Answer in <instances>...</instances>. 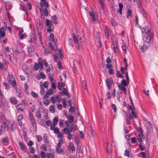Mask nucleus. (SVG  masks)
<instances>
[{"label": "nucleus", "mask_w": 158, "mask_h": 158, "mask_svg": "<svg viewBox=\"0 0 158 158\" xmlns=\"http://www.w3.org/2000/svg\"><path fill=\"white\" fill-rule=\"evenodd\" d=\"M8 81L9 83L12 85L13 87L15 89H16L17 88L16 82L15 79L14 77L12 75L9 76L8 77Z\"/></svg>", "instance_id": "4"}, {"label": "nucleus", "mask_w": 158, "mask_h": 158, "mask_svg": "<svg viewBox=\"0 0 158 158\" xmlns=\"http://www.w3.org/2000/svg\"><path fill=\"white\" fill-rule=\"evenodd\" d=\"M40 148L41 150L44 151H45L47 150L46 146L44 144L42 145Z\"/></svg>", "instance_id": "52"}, {"label": "nucleus", "mask_w": 158, "mask_h": 158, "mask_svg": "<svg viewBox=\"0 0 158 158\" xmlns=\"http://www.w3.org/2000/svg\"><path fill=\"white\" fill-rule=\"evenodd\" d=\"M50 101L49 99H46L44 101V104L46 106H48L50 103Z\"/></svg>", "instance_id": "42"}, {"label": "nucleus", "mask_w": 158, "mask_h": 158, "mask_svg": "<svg viewBox=\"0 0 158 158\" xmlns=\"http://www.w3.org/2000/svg\"><path fill=\"white\" fill-rule=\"evenodd\" d=\"M125 86L123 85L122 86L121 85H118V87L119 89L121 90H122L125 94H126L127 93L126 89Z\"/></svg>", "instance_id": "15"}, {"label": "nucleus", "mask_w": 158, "mask_h": 158, "mask_svg": "<svg viewBox=\"0 0 158 158\" xmlns=\"http://www.w3.org/2000/svg\"><path fill=\"white\" fill-rule=\"evenodd\" d=\"M46 25L48 27H52V22L49 20H46Z\"/></svg>", "instance_id": "27"}, {"label": "nucleus", "mask_w": 158, "mask_h": 158, "mask_svg": "<svg viewBox=\"0 0 158 158\" xmlns=\"http://www.w3.org/2000/svg\"><path fill=\"white\" fill-rule=\"evenodd\" d=\"M72 36L75 44H78V40L75 36L74 33H73Z\"/></svg>", "instance_id": "32"}, {"label": "nucleus", "mask_w": 158, "mask_h": 158, "mask_svg": "<svg viewBox=\"0 0 158 158\" xmlns=\"http://www.w3.org/2000/svg\"><path fill=\"white\" fill-rule=\"evenodd\" d=\"M75 148L73 146L70 145V151H71V152H73L75 151Z\"/></svg>", "instance_id": "49"}, {"label": "nucleus", "mask_w": 158, "mask_h": 158, "mask_svg": "<svg viewBox=\"0 0 158 158\" xmlns=\"http://www.w3.org/2000/svg\"><path fill=\"white\" fill-rule=\"evenodd\" d=\"M30 121L33 127H35V128H36V122H35V120H31V121Z\"/></svg>", "instance_id": "59"}, {"label": "nucleus", "mask_w": 158, "mask_h": 158, "mask_svg": "<svg viewBox=\"0 0 158 158\" xmlns=\"http://www.w3.org/2000/svg\"><path fill=\"white\" fill-rule=\"evenodd\" d=\"M59 124L60 126L61 127H64V120H63L60 119L59 123Z\"/></svg>", "instance_id": "64"}, {"label": "nucleus", "mask_w": 158, "mask_h": 158, "mask_svg": "<svg viewBox=\"0 0 158 158\" xmlns=\"http://www.w3.org/2000/svg\"><path fill=\"white\" fill-rule=\"evenodd\" d=\"M70 112L71 113L74 112L76 109H77L76 106V103L75 102H73L71 100H70Z\"/></svg>", "instance_id": "5"}, {"label": "nucleus", "mask_w": 158, "mask_h": 158, "mask_svg": "<svg viewBox=\"0 0 158 158\" xmlns=\"http://www.w3.org/2000/svg\"><path fill=\"white\" fill-rule=\"evenodd\" d=\"M40 5L42 7L44 6L48 7L49 6L48 4V3L46 1V0L45 1H41Z\"/></svg>", "instance_id": "13"}, {"label": "nucleus", "mask_w": 158, "mask_h": 158, "mask_svg": "<svg viewBox=\"0 0 158 158\" xmlns=\"http://www.w3.org/2000/svg\"><path fill=\"white\" fill-rule=\"evenodd\" d=\"M25 104L23 105L21 104H18L16 106V108L19 112H23L25 108Z\"/></svg>", "instance_id": "8"}, {"label": "nucleus", "mask_w": 158, "mask_h": 158, "mask_svg": "<svg viewBox=\"0 0 158 158\" xmlns=\"http://www.w3.org/2000/svg\"><path fill=\"white\" fill-rule=\"evenodd\" d=\"M19 145L21 149L23 152H26L27 151V149L25 145L21 141L19 142Z\"/></svg>", "instance_id": "9"}, {"label": "nucleus", "mask_w": 158, "mask_h": 158, "mask_svg": "<svg viewBox=\"0 0 158 158\" xmlns=\"http://www.w3.org/2000/svg\"><path fill=\"white\" fill-rule=\"evenodd\" d=\"M31 94L34 98H36L38 97V94L34 92H31Z\"/></svg>", "instance_id": "51"}, {"label": "nucleus", "mask_w": 158, "mask_h": 158, "mask_svg": "<svg viewBox=\"0 0 158 158\" xmlns=\"http://www.w3.org/2000/svg\"><path fill=\"white\" fill-rule=\"evenodd\" d=\"M23 116L22 114H20L17 117V119L18 121L22 120L23 119Z\"/></svg>", "instance_id": "56"}, {"label": "nucleus", "mask_w": 158, "mask_h": 158, "mask_svg": "<svg viewBox=\"0 0 158 158\" xmlns=\"http://www.w3.org/2000/svg\"><path fill=\"white\" fill-rule=\"evenodd\" d=\"M153 33L145 34L144 35L143 40L147 43H149L153 40Z\"/></svg>", "instance_id": "3"}, {"label": "nucleus", "mask_w": 158, "mask_h": 158, "mask_svg": "<svg viewBox=\"0 0 158 158\" xmlns=\"http://www.w3.org/2000/svg\"><path fill=\"white\" fill-rule=\"evenodd\" d=\"M124 155L125 156L129 157L130 156L129 152L128 150H126L124 152Z\"/></svg>", "instance_id": "44"}, {"label": "nucleus", "mask_w": 158, "mask_h": 158, "mask_svg": "<svg viewBox=\"0 0 158 158\" xmlns=\"http://www.w3.org/2000/svg\"><path fill=\"white\" fill-rule=\"evenodd\" d=\"M132 16L131 10L129 9H128L127 10V18H128L129 16Z\"/></svg>", "instance_id": "29"}, {"label": "nucleus", "mask_w": 158, "mask_h": 158, "mask_svg": "<svg viewBox=\"0 0 158 158\" xmlns=\"http://www.w3.org/2000/svg\"><path fill=\"white\" fill-rule=\"evenodd\" d=\"M40 66L37 63H35L34 65V69L35 70H37L40 67Z\"/></svg>", "instance_id": "37"}, {"label": "nucleus", "mask_w": 158, "mask_h": 158, "mask_svg": "<svg viewBox=\"0 0 158 158\" xmlns=\"http://www.w3.org/2000/svg\"><path fill=\"white\" fill-rule=\"evenodd\" d=\"M111 22L112 25L113 26H116L118 24L115 21L114 19H111Z\"/></svg>", "instance_id": "43"}, {"label": "nucleus", "mask_w": 158, "mask_h": 158, "mask_svg": "<svg viewBox=\"0 0 158 158\" xmlns=\"http://www.w3.org/2000/svg\"><path fill=\"white\" fill-rule=\"evenodd\" d=\"M122 49L123 51V53L124 54H125L127 53V47L124 44L123 46H122Z\"/></svg>", "instance_id": "41"}, {"label": "nucleus", "mask_w": 158, "mask_h": 158, "mask_svg": "<svg viewBox=\"0 0 158 158\" xmlns=\"http://www.w3.org/2000/svg\"><path fill=\"white\" fill-rule=\"evenodd\" d=\"M53 131L54 132L55 134H58L59 133V129L57 127H55V128Z\"/></svg>", "instance_id": "58"}, {"label": "nucleus", "mask_w": 158, "mask_h": 158, "mask_svg": "<svg viewBox=\"0 0 158 158\" xmlns=\"http://www.w3.org/2000/svg\"><path fill=\"white\" fill-rule=\"evenodd\" d=\"M56 152L57 153L60 154L63 152V150L61 148L56 147Z\"/></svg>", "instance_id": "25"}, {"label": "nucleus", "mask_w": 158, "mask_h": 158, "mask_svg": "<svg viewBox=\"0 0 158 158\" xmlns=\"http://www.w3.org/2000/svg\"><path fill=\"white\" fill-rule=\"evenodd\" d=\"M121 84L123 85V86H127L128 84H127V82H126V80L125 79H123L121 81Z\"/></svg>", "instance_id": "38"}, {"label": "nucleus", "mask_w": 158, "mask_h": 158, "mask_svg": "<svg viewBox=\"0 0 158 158\" xmlns=\"http://www.w3.org/2000/svg\"><path fill=\"white\" fill-rule=\"evenodd\" d=\"M106 85H111L114 84L113 83V79L111 77H110L106 79Z\"/></svg>", "instance_id": "11"}, {"label": "nucleus", "mask_w": 158, "mask_h": 158, "mask_svg": "<svg viewBox=\"0 0 158 158\" xmlns=\"http://www.w3.org/2000/svg\"><path fill=\"white\" fill-rule=\"evenodd\" d=\"M140 48L141 49L143 52L145 51L148 48V46L143 45V46H140Z\"/></svg>", "instance_id": "22"}, {"label": "nucleus", "mask_w": 158, "mask_h": 158, "mask_svg": "<svg viewBox=\"0 0 158 158\" xmlns=\"http://www.w3.org/2000/svg\"><path fill=\"white\" fill-rule=\"evenodd\" d=\"M18 30L19 31V35H21L23 34V29L21 27H18Z\"/></svg>", "instance_id": "57"}, {"label": "nucleus", "mask_w": 158, "mask_h": 158, "mask_svg": "<svg viewBox=\"0 0 158 158\" xmlns=\"http://www.w3.org/2000/svg\"><path fill=\"white\" fill-rule=\"evenodd\" d=\"M5 131L4 128L2 126H0V135H2Z\"/></svg>", "instance_id": "35"}, {"label": "nucleus", "mask_w": 158, "mask_h": 158, "mask_svg": "<svg viewBox=\"0 0 158 158\" xmlns=\"http://www.w3.org/2000/svg\"><path fill=\"white\" fill-rule=\"evenodd\" d=\"M28 54L30 56L33 55L34 51V47L33 45H29L27 47Z\"/></svg>", "instance_id": "6"}, {"label": "nucleus", "mask_w": 158, "mask_h": 158, "mask_svg": "<svg viewBox=\"0 0 158 158\" xmlns=\"http://www.w3.org/2000/svg\"><path fill=\"white\" fill-rule=\"evenodd\" d=\"M147 128L148 129H152V125L149 121H148L147 123Z\"/></svg>", "instance_id": "31"}, {"label": "nucleus", "mask_w": 158, "mask_h": 158, "mask_svg": "<svg viewBox=\"0 0 158 158\" xmlns=\"http://www.w3.org/2000/svg\"><path fill=\"white\" fill-rule=\"evenodd\" d=\"M119 10L118 12L119 13L120 15H122V9L123 7V5L122 3H119Z\"/></svg>", "instance_id": "21"}, {"label": "nucleus", "mask_w": 158, "mask_h": 158, "mask_svg": "<svg viewBox=\"0 0 158 158\" xmlns=\"http://www.w3.org/2000/svg\"><path fill=\"white\" fill-rule=\"evenodd\" d=\"M35 116L39 118H41V111L40 109L38 110L37 111L35 114Z\"/></svg>", "instance_id": "23"}, {"label": "nucleus", "mask_w": 158, "mask_h": 158, "mask_svg": "<svg viewBox=\"0 0 158 158\" xmlns=\"http://www.w3.org/2000/svg\"><path fill=\"white\" fill-rule=\"evenodd\" d=\"M58 118H57L55 117L53 119V123L52 124L56 125L58 123Z\"/></svg>", "instance_id": "50"}, {"label": "nucleus", "mask_w": 158, "mask_h": 158, "mask_svg": "<svg viewBox=\"0 0 158 158\" xmlns=\"http://www.w3.org/2000/svg\"><path fill=\"white\" fill-rule=\"evenodd\" d=\"M9 141V139L7 137L3 138L2 142L3 143H7Z\"/></svg>", "instance_id": "34"}, {"label": "nucleus", "mask_w": 158, "mask_h": 158, "mask_svg": "<svg viewBox=\"0 0 158 158\" xmlns=\"http://www.w3.org/2000/svg\"><path fill=\"white\" fill-rule=\"evenodd\" d=\"M30 121L33 127H35V128H36V122H35V120H31V121Z\"/></svg>", "instance_id": "60"}, {"label": "nucleus", "mask_w": 158, "mask_h": 158, "mask_svg": "<svg viewBox=\"0 0 158 158\" xmlns=\"http://www.w3.org/2000/svg\"><path fill=\"white\" fill-rule=\"evenodd\" d=\"M137 142L136 138L135 137H132L131 139V142L132 143H135Z\"/></svg>", "instance_id": "63"}, {"label": "nucleus", "mask_w": 158, "mask_h": 158, "mask_svg": "<svg viewBox=\"0 0 158 158\" xmlns=\"http://www.w3.org/2000/svg\"><path fill=\"white\" fill-rule=\"evenodd\" d=\"M143 135L142 132L139 133L138 136H137V139L139 141V142L141 143H142V138H143Z\"/></svg>", "instance_id": "12"}, {"label": "nucleus", "mask_w": 158, "mask_h": 158, "mask_svg": "<svg viewBox=\"0 0 158 158\" xmlns=\"http://www.w3.org/2000/svg\"><path fill=\"white\" fill-rule=\"evenodd\" d=\"M49 45L52 49L53 50H56V52H58V54H57V55H54L53 56V57L54 58V62H56L57 61V60L58 59L60 58L61 59H62V55L61 54V52L60 49H57L56 50V48H53L52 46V43H49Z\"/></svg>", "instance_id": "2"}, {"label": "nucleus", "mask_w": 158, "mask_h": 158, "mask_svg": "<svg viewBox=\"0 0 158 158\" xmlns=\"http://www.w3.org/2000/svg\"><path fill=\"white\" fill-rule=\"evenodd\" d=\"M151 29L148 26H146L144 27L142 29V32H143L145 34L149 33H152L151 31Z\"/></svg>", "instance_id": "7"}, {"label": "nucleus", "mask_w": 158, "mask_h": 158, "mask_svg": "<svg viewBox=\"0 0 158 158\" xmlns=\"http://www.w3.org/2000/svg\"><path fill=\"white\" fill-rule=\"evenodd\" d=\"M43 12L45 16H47L48 15V12L47 8H44L43 10Z\"/></svg>", "instance_id": "61"}, {"label": "nucleus", "mask_w": 158, "mask_h": 158, "mask_svg": "<svg viewBox=\"0 0 158 158\" xmlns=\"http://www.w3.org/2000/svg\"><path fill=\"white\" fill-rule=\"evenodd\" d=\"M55 98L56 101L58 102H60L61 101V98L60 95H56L55 96Z\"/></svg>", "instance_id": "33"}, {"label": "nucleus", "mask_w": 158, "mask_h": 158, "mask_svg": "<svg viewBox=\"0 0 158 158\" xmlns=\"http://www.w3.org/2000/svg\"><path fill=\"white\" fill-rule=\"evenodd\" d=\"M87 6V4L85 2H84L83 3H80V7L81 8H84L85 9L86 11L87 10L86 9Z\"/></svg>", "instance_id": "20"}, {"label": "nucleus", "mask_w": 158, "mask_h": 158, "mask_svg": "<svg viewBox=\"0 0 158 158\" xmlns=\"http://www.w3.org/2000/svg\"><path fill=\"white\" fill-rule=\"evenodd\" d=\"M49 109L51 113H53L55 112V106L52 105L50 106L49 107Z\"/></svg>", "instance_id": "18"}, {"label": "nucleus", "mask_w": 158, "mask_h": 158, "mask_svg": "<svg viewBox=\"0 0 158 158\" xmlns=\"http://www.w3.org/2000/svg\"><path fill=\"white\" fill-rule=\"evenodd\" d=\"M63 131L66 134H68L69 132V129L68 127H65L63 130Z\"/></svg>", "instance_id": "36"}, {"label": "nucleus", "mask_w": 158, "mask_h": 158, "mask_svg": "<svg viewBox=\"0 0 158 158\" xmlns=\"http://www.w3.org/2000/svg\"><path fill=\"white\" fill-rule=\"evenodd\" d=\"M47 156L48 158H54L55 157L53 155L50 153H47Z\"/></svg>", "instance_id": "54"}, {"label": "nucleus", "mask_w": 158, "mask_h": 158, "mask_svg": "<svg viewBox=\"0 0 158 158\" xmlns=\"http://www.w3.org/2000/svg\"><path fill=\"white\" fill-rule=\"evenodd\" d=\"M51 102L53 104H55L57 102L54 96H52L51 98Z\"/></svg>", "instance_id": "39"}, {"label": "nucleus", "mask_w": 158, "mask_h": 158, "mask_svg": "<svg viewBox=\"0 0 158 158\" xmlns=\"http://www.w3.org/2000/svg\"><path fill=\"white\" fill-rule=\"evenodd\" d=\"M45 77V75L41 72V73H40V76L39 77L38 79H40L41 78L44 79Z\"/></svg>", "instance_id": "46"}, {"label": "nucleus", "mask_w": 158, "mask_h": 158, "mask_svg": "<svg viewBox=\"0 0 158 158\" xmlns=\"http://www.w3.org/2000/svg\"><path fill=\"white\" fill-rule=\"evenodd\" d=\"M16 96L19 97L21 98L22 97V95L21 94V91L19 89H17L16 92Z\"/></svg>", "instance_id": "19"}, {"label": "nucleus", "mask_w": 158, "mask_h": 158, "mask_svg": "<svg viewBox=\"0 0 158 158\" xmlns=\"http://www.w3.org/2000/svg\"><path fill=\"white\" fill-rule=\"evenodd\" d=\"M6 31L3 27H1L0 29V37L3 38L5 36Z\"/></svg>", "instance_id": "10"}, {"label": "nucleus", "mask_w": 158, "mask_h": 158, "mask_svg": "<svg viewBox=\"0 0 158 158\" xmlns=\"http://www.w3.org/2000/svg\"><path fill=\"white\" fill-rule=\"evenodd\" d=\"M65 85L64 84L63 82H58V88L60 90H61L62 88Z\"/></svg>", "instance_id": "17"}, {"label": "nucleus", "mask_w": 158, "mask_h": 158, "mask_svg": "<svg viewBox=\"0 0 158 158\" xmlns=\"http://www.w3.org/2000/svg\"><path fill=\"white\" fill-rule=\"evenodd\" d=\"M74 116L70 114V133L75 132L77 129V126L74 124L77 122V120L74 118Z\"/></svg>", "instance_id": "1"}, {"label": "nucleus", "mask_w": 158, "mask_h": 158, "mask_svg": "<svg viewBox=\"0 0 158 158\" xmlns=\"http://www.w3.org/2000/svg\"><path fill=\"white\" fill-rule=\"evenodd\" d=\"M44 62L47 71L48 72H50L51 71V68H50V66L48 65V62L46 61L45 60H44Z\"/></svg>", "instance_id": "14"}, {"label": "nucleus", "mask_w": 158, "mask_h": 158, "mask_svg": "<svg viewBox=\"0 0 158 158\" xmlns=\"http://www.w3.org/2000/svg\"><path fill=\"white\" fill-rule=\"evenodd\" d=\"M40 156L42 158H45L46 156V154L44 152L42 151H41Z\"/></svg>", "instance_id": "48"}, {"label": "nucleus", "mask_w": 158, "mask_h": 158, "mask_svg": "<svg viewBox=\"0 0 158 158\" xmlns=\"http://www.w3.org/2000/svg\"><path fill=\"white\" fill-rule=\"evenodd\" d=\"M29 149L30 150V151L31 153H33L35 152V149L34 147H30L29 148Z\"/></svg>", "instance_id": "55"}, {"label": "nucleus", "mask_w": 158, "mask_h": 158, "mask_svg": "<svg viewBox=\"0 0 158 158\" xmlns=\"http://www.w3.org/2000/svg\"><path fill=\"white\" fill-rule=\"evenodd\" d=\"M82 84L84 88L85 89L88 90L87 88V83L86 81H82Z\"/></svg>", "instance_id": "47"}, {"label": "nucleus", "mask_w": 158, "mask_h": 158, "mask_svg": "<svg viewBox=\"0 0 158 158\" xmlns=\"http://www.w3.org/2000/svg\"><path fill=\"white\" fill-rule=\"evenodd\" d=\"M105 36L107 38H108L109 36V30H105Z\"/></svg>", "instance_id": "53"}, {"label": "nucleus", "mask_w": 158, "mask_h": 158, "mask_svg": "<svg viewBox=\"0 0 158 158\" xmlns=\"http://www.w3.org/2000/svg\"><path fill=\"white\" fill-rule=\"evenodd\" d=\"M44 140L45 143H47L48 142V140L47 139V136L46 134H44L43 136Z\"/></svg>", "instance_id": "45"}, {"label": "nucleus", "mask_w": 158, "mask_h": 158, "mask_svg": "<svg viewBox=\"0 0 158 158\" xmlns=\"http://www.w3.org/2000/svg\"><path fill=\"white\" fill-rule=\"evenodd\" d=\"M98 2L100 5L102 9L103 10H104V5L103 0H98Z\"/></svg>", "instance_id": "26"}, {"label": "nucleus", "mask_w": 158, "mask_h": 158, "mask_svg": "<svg viewBox=\"0 0 158 158\" xmlns=\"http://www.w3.org/2000/svg\"><path fill=\"white\" fill-rule=\"evenodd\" d=\"M10 102L13 104H15L17 103V100L14 97H12L10 100Z\"/></svg>", "instance_id": "24"}, {"label": "nucleus", "mask_w": 158, "mask_h": 158, "mask_svg": "<svg viewBox=\"0 0 158 158\" xmlns=\"http://www.w3.org/2000/svg\"><path fill=\"white\" fill-rule=\"evenodd\" d=\"M39 64L40 66V69H42L43 68V62L42 61V59L41 58H39Z\"/></svg>", "instance_id": "28"}, {"label": "nucleus", "mask_w": 158, "mask_h": 158, "mask_svg": "<svg viewBox=\"0 0 158 158\" xmlns=\"http://www.w3.org/2000/svg\"><path fill=\"white\" fill-rule=\"evenodd\" d=\"M111 107L112 109L114 110V112L116 113L117 111V108L115 105L114 104H112L111 106Z\"/></svg>", "instance_id": "62"}, {"label": "nucleus", "mask_w": 158, "mask_h": 158, "mask_svg": "<svg viewBox=\"0 0 158 158\" xmlns=\"http://www.w3.org/2000/svg\"><path fill=\"white\" fill-rule=\"evenodd\" d=\"M29 118L30 121L34 120V117L32 113L31 112H29Z\"/></svg>", "instance_id": "40"}, {"label": "nucleus", "mask_w": 158, "mask_h": 158, "mask_svg": "<svg viewBox=\"0 0 158 158\" xmlns=\"http://www.w3.org/2000/svg\"><path fill=\"white\" fill-rule=\"evenodd\" d=\"M50 40L52 41L55 44L56 42L55 41V39L54 38V35L53 34H51L50 35Z\"/></svg>", "instance_id": "30"}, {"label": "nucleus", "mask_w": 158, "mask_h": 158, "mask_svg": "<svg viewBox=\"0 0 158 158\" xmlns=\"http://www.w3.org/2000/svg\"><path fill=\"white\" fill-rule=\"evenodd\" d=\"M60 93L62 95L64 94L65 95H68V91L65 88H63V89L62 91L60 92Z\"/></svg>", "instance_id": "16"}]
</instances>
